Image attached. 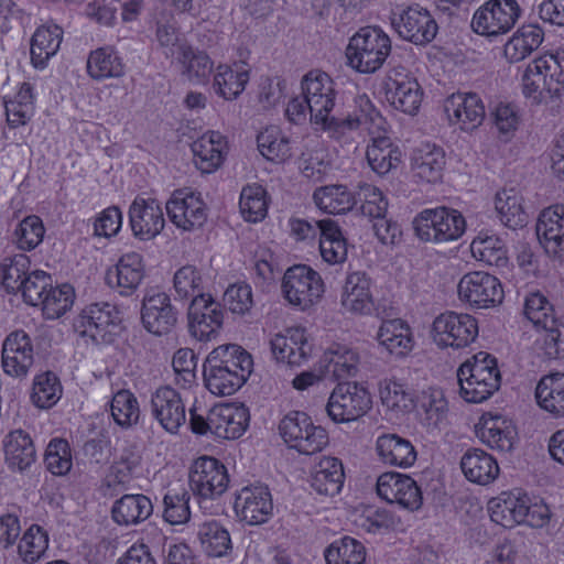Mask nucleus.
<instances>
[{
  "label": "nucleus",
  "mask_w": 564,
  "mask_h": 564,
  "mask_svg": "<svg viewBox=\"0 0 564 564\" xmlns=\"http://www.w3.org/2000/svg\"><path fill=\"white\" fill-rule=\"evenodd\" d=\"M301 90L311 106V123L333 139L339 140L357 130L373 134L382 128L383 117L366 94L355 98L352 112L332 113L336 106L337 91L334 80L325 72L313 69L305 74L301 80Z\"/></svg>",
  "instance_id": "nucleus-1"
},
{
  "label": "nucleus",
  "mask_w": 564,
  "mask_h": 564,
  "mask_svg": "<svg viewBox=\"0 0 564 564\" xmlns=\"http://www.w3.org/2000/svg\"><path fill=\"white\" fill-rule=\"evenodd\" d=\"M500 371L497 359L479 351L465 361L457 370V381L462 398L470 403H480L500 387Z\"/></svg>",
  "instance_id": "nucleus-2"
},
{
  "label": "nucleus",
  "mask_w": 564,
  "mask_h": 564,
  "mask_svg": "<svg viewBox=\"0 0 564 564\" xmlns=\"http://www.w3.org/2000/svg\"><path fill=\"white\" fill-rule=\"evenodd\" d=\"M556 55H546L530 63L522 75V93L532 104L560 99L564 90V73Z\"/></svg>",
  "instance_id": "nucleus-3"
},
{
  "label": "nucleus",
  "mask_w": 564,
  "mask_h": 564,
  "mask_svg": "<svg viewBox=\"0 0 564 564\" xmlns=\"http://www.w3.org/2000/svg\"><path fill=\"white\" fill-rule=\"evenodd\" d=\"M390 51V37L379 28L367 26L350 39L346 56L352 68L368 74L382 66Z\"/></svg>",
  "instance_id": "nucleus-4"
},
{
  "label": "nucleus",
  "mask_w": 564,
  "mask_h": 564,
  "mask_svg": "<svg viewBox=\"0 0 564 564\" xmlns=\"http://www.w3.org/2000/svg\"><path fill=\"white\" fill-rule=\"evenodd\" d=\"M121 322L118 308L108 302L85 306L74 319L75 333L95 345L113 341Z\"/></svg>",
  "instance_id": "nucleus-5"
},
{
  "label": "nucleus",
  "mask_w": 564,
  "mask_h": 564,
  "mask_svg": "<svg viewBox=\"0 0 564 564\" xmlns=\"http://www.w3.org/2000/svg\"><path fill=\"white\" fill-rule=\"evenodd\" d=\"M279 432L290 448L303 455L318 453L328 444L326 430L314 425L312 419L301 411H291L284 415Z\"/></svg>",
  "instance_id": "nucleus-6"
},
{
  "label": "nucleus",
  "mask_w": 564,
  "mask_h": 564,
  "mask_svg": "<svg viewBox=\"0 0 564 564\" xmlns=\"http://www.w3.org/2000/svg\"><path fill=\"white\" fill-rule=\"evenodd\" d=\"M281 289L290 305L305 311L322 297L324 282L318 272L308 265L297 264L285 271Z\"/></svg>",
  "instance_id": "nucleus-7"
},
{
  "label": "nucleus",
  "mask_w": 564,
  "mask_h": 564,
  "mask_svg": "<svg viewBox=\"0 0 564 564\" xmlns=\"http://www.w3.org/2000/svg\"><path fill=\"white\" fill-rule=\"evenodd\" d=\"M228 485V470L221 462L207 456L194 462L189 471V487L200 505L221 497Z\"/></svg>",
  "instance_id": "nucleus-8"
},
{
  "label": "nucleus",
  "mask_w": 564,
  "mask_h": 564,
  "mask_svg": "<svg viewBox=\"0 0 564 564\" xmlns=\"http://www.w3.org/2000/svg\"><path fill=\"white\" fill-rule=\"evenodd\" d=\"M384 98L391 107L415 115L422 104L423 90L416 78L403 66H393L383 82Z\"/></svg>",
  "instance_id": "nucleus-9"
},
{
  "label": "nucleus",
  "mask_w": 564,
  "mask_h": 564,
  "mask_svg": "<svg viewBox=\"0 0 564 564\" xmlns=\"http://www.w3.org/2000/svg\"><path fill=\"white\" fill-rule=\"evenodd\" d=\"M370 408V393L357 382L338 383L326 405L329 417L337 423L355 421L365 415Z\"/></svg>",
  "instance_id": "nucleus-10"
},
{
  "label": "nucleus",
  "mask_w": 564,
  "mask_h": 564,
  "mask_svg": "<svg viewBox=\"0 0 564 564\" xmlns=\"http://www.w3.org/2000/svg\"><path fill=\"white\" fill-rule=\"evenodd\" d=\"M520 14L516 0H488L474 13L471 28L480 35L497 36L508 33Z\"/></svg>",
  "instance_id": "nucleus-11"
},
{
  "label": "nucleus",
  "mask_w": 564,
  "mask_h": 564,
  "mask_svg": "<svg viewBox=\"0 0 564 564\" xmlns=\"http://www.w3.org/2000/svg\"><path fill=\"white\" fill-rule=\"evenodd\" d=\"M458 297L474 308L499 305L505 296L499 279L484 271L464 274L457 285Z\"/></svg>",
  "instance_id": "nucleus-12"
},
{
  "label": "nucleus",
  "mask_w": 564,
  "mask_h": 564,
  "mask_svg": "<svg viewBox=\"0 0 564 564\" xmlns=\"http://www.w3.org/2000/svg\"><path fill=\"white\" fill-rule=\"evenodd\" d=\"M433 338L440 347L464 348L478 336V324L469 314L446 312L433 322Z\"/></svg>",
  "instance_id": "nucleus-13"
},
{
  "label": "nucleus",
  "mask_w": 564,
  "mask_h": 564,
  "mask_svg": "<svg viewBox=\"0 0 564 564\" xmlns=\"http://www.w3.org/2000/svg\"><path fill=\"white\" fill-rule=\"evenodd\" d=\"M391 25L401 39L415 45L432 42L438 31V25L430 11L417 4L400 12H392Z\"/></svg>",
  "instance_id": "nucleus-14"
},
{
  "label": "nucleus",
  "mask_w": 564,
  "mask_h": 564,
  "mask_svg": "<svg viewBox=\"0 0 564 564\" xmlns=\"http://www.w3.org/2000/svg\"><path fill=\"white\" fill-rule=\"evenodd\" d=\"M177 315L167 293L158 290L145 292L141 305V322L149 333L156 336L170 333L177 323Z\"/></svg>",
  "instance_id": "nucleus-15"
},
{
  "label": "nucleus",
  "mask_w": 564,
  "mask_h": 564,
  "mask_svg": "<svg viewBox=\"0 0 564 564\" xmlns=\"http://www.w3.org/2000/svg\"><path fill=\"white\" fill-rule=\"evenodd\" d=\"M379 497L390 503H397L409 510H417L422 506V492L414 479L408 475L388 471L377 480Z\"/></svg>",
  "instance_id": "nucleus-16"
},
{
  "label": "nucleus",
  "mask_w": 564,
  "mask_h": 564,
  "mask_svg": "<svg viewBox=\"0 0 564 564\" xmlns=\"http://www.w3.org/2000/svg\"><path fill=\"white\" fill-rule=\"evenodd\" d=\"M188 328L198 340H210L221 328L224 312L210 294L198 296L188 306Z\"/></svg>",
  "instance_id": "nucleus-17"
},
{
  "label": "nucleus",
  "mask_w": 564,
  "mask_h": 564,
  "mask_svg": "<svg viewBox=\"0 0 564 564\" xmlns=\"http://www.w3.org/2000/svg\"><path fill=\"white\" fill-rule=\"evenodd\" d=\"M165 208L171 221L187 231L202 227L207 218L205 203L193 191L174 192Z\"/></svg>",
  "instance_id": "nucleus-18"
},
{
  "label": "nucleus",
  "mask_w": 564,
  "mask_h": 564,
  "mask_svg": "<svg viewBox=\"0 0 564 564\" xmlns=\"http://www.w3.org/2000/svg\"><path fill=\"white\" fill-rule=\"evenodd\" d=\"M3 371L13 378H25L34 362L33 344L22 329L10 333L1 351Z\"/></svg>",
  "instance_id": "nucleus-19"
},
{
  "label": "nucleus",
  "mask_w": 564,
  "mask_h": 564,
  "mask_svg": "<svg viewBox=\"0 0 564 564\" xmlns=\"http://www.w3.org/2000/svg\"><path fill=\"white\" fill-rule=\"evenodd\" d=\"M133 236L142 241L154 239L165 226L163 208L156 199L137 197L129 208Z\"/></svg>",
  "instance_id": "nucleus-20"
},
{
  "label": "nucleus",
  "mask_w": 564,
  "mask_h": 564,
  "mask_svg": "<svg viewBox=\"0 0 564 564\" xmlns=\"http://www.w3.org/2000/svg\"><path fill=\"white\" fill-rule=\"evenodd\" d=\"M151 413L169 433L175 434L186 422L185 404L181 394L173 388L160 387L151 395Z\"/></svg>",
  "instance_id": "nucleus-21"
},
{
  "label": "nucleus",
  "mask_w": 564,
  "mask_h": 564,
  "mask_svg": "<svg viewBox=\"0 0 564 564\" xmlns=\"http://www.w3.org/2000/svg\"><path fill=\"white\" fill-rule=\"evenodd\" d=\"M536 237L545 252L554 259L564 258V206L544 208L535 225Z\"/></svg>",
  "instance_id": "nucleus-22"
},
{
  "label": "nucleus",
  "mask_w": 564,
  "mask_h": 564,
  "mask_svg": "<svg viewBox=\"0 0 564 564\" xmlns=\"http://www.w3.org/2000/svg\"><path fill=\"white\" fill-rule=\"evenodd\" d=\"M444 111L452 124L462 130L471 131L478 128L485 119V105L475 93H456L444 104Z\"/></svg>",
  "instance_id": "nucleus-23"
},
{
  "label": "nucleus",
  "mask_w": 564,
  "mask_h": 564,
  "mask_svg": "<svg viewBox=\"0 0 564 564\" xmlns=\"http://www.w3.org/2000/svg\"><path fill=\"white\" fill-rule=\"evenodd\" d=\"M235 510L250 525L264 523L273 510L272 497L267 486L245 487L236 497Z\"/></svg>",
  "instance_id": "nucleus-24"
},
{
  "label": "nucleus",
  "mask_w": 564,
  "mask_h": 564,
  "mask_svg": "<svg viewBox=\"0 0 564 564\" xmlns=\"http://www.w3.org/2000/svg\"><path fill=\"white\" fill-rule=\"evenodd\" d=\"M270 346L274 359L291 367L302 366L312 355V345L302 328H289L283 334H276L270 340Z\"/></svg>",
  "instance_id": "nucleus-25"
},
{
  "label": "nucleus",
  "mask_w": 564,
  "mask_h": 564,
  "mask_svg": "<svg viewBox=\"0 0 564 564\" xmlns=\"http://www.w3.org/2000/svg\"><path fill=\"white\" fill-rule=\"evenodd\" d=\"M2 448L4 464L12 473L25 474L36 463L35 444L30 434L21 429L11 431L4 436Z\"/></svg>",
  "instance_id": "nucleus-26"
},
{
  "label": "nucleus",
  "mask_w": 564,
  "mask_h": 564,
  "mask_svg": "<svg viewBox=\"0 0 564 564\" xmlns=\"http://www.w3.org/2000/svg\"><path fill=\"white\" fill-rule=\"evenodd\" d=\"M249 423V413L243 405L221 404L209 411L212 433L226 440L239 438Z\"/></svg>",
  "instance_id": "nucleus-27"
},
{
  "label": "nucleus",
  "mask_w": 564,
  "mask_h": 564,
  "mask_svg": "<svg viewBox=\"0 0 564 564\" xmlns=\"http://www.w3.org/2000/svg\"><path fill=\"white\" fill-rule=\"evenodd\" d=\"M476 435L491 449L508 453L513 448L517 431L510 421L486 413L476 425Z\"/></svg>",
  "instance_id": "nucleus-28"
},
{
  "label": "nucleus",
  "mask_w": 564,
  "mask_h": 564,
  "mask_svg": "<svg viewBox=\"0 0 564 564\" xmlns=\"http://www.w3.org/2000/svg\"><path fill=\"white\" fill-rule=\"evenodd\" d=\"M340 302L344 310L351 314L366 315L371 312V279L366 272L355 271L347 274Z\"/></svg>",
  "instance_id": "nucleus-29"
},
{
  "label": "nucleus",
  "mask_w": 564,
  "mask_h": 564,
  "mask_svg": "<svg viewBox=\"0 0 564 564\" xmlns=\"http://www.w3.org/2000/svg\"><path fill=\"white\" fill-rule=\"evenodd\" d=\"M445 163L444 150L435 144H421L411 154V170L415 177L425 183L441 181Z\"/></svg>",
  "instance_id": "nucleus-30"
},
{
  "label": "nucleus",
  "mask_w": 564,
  "mask_h": 564,
  "mask_svg": "<svg viewBox=\"0 0 564 564\" xmlns=\"http://www.w3.org/2000/svg\"><path fill=\"white\" fill-rule=\"evenodd\" d=\"M144 278V264L142 256L137 252L123 254L113 270L107 273V281L116 285L120 294H132Z\"/></svg>",
  "instance_id": "nucleus-31"
},
{
  "label": "nucleus",
  "mask_w": 564,
  "mask_h": 564,
  "mask_svg": "<svg viewBox=\"0 0 564 564\" xmlns=\"http://www.w3.org/2000/svg\"><path fill=\"white\" fill-rule=\"evenodd\" d=\"M153 513V505L142 494H127L117 499L111 507V518L121 527L138 525Z\"/></svg>",
  "instance_id": "nucleus-32"
},
{
  "label": "nucleus",
  "mask_w": 564,
  "mask_h": 564,
  "mask_svg": "<svg viewBox=\"0 0 564 564\" xmlns=\"http://www.w3.org/2000/svg\"><path fill=\"white\" fill-rule=\"evenodd\" d=\"M376 452L383 464L402 468L412 466L417 455L413 444L408 438L394 433L378 436Z\"/></svg>",
  "instance_id": "nucleus-33"
},
{
  "label": "nucleus",
  "mask_w": 564,
  "mask_h": 564,
  "mask_svg": "<svg viewBox=\"0 0 564 564\" xmlns=\"http://www.w3.org/2000/svg\"><path fill=\"white\" fill-rule=\"evenodd\" d=\"M226 142L219 132L210 131L192 143L194 163L202 173L215 172L224 162Z\"/></svg>",
  "instance_id": "nucleus-34"
},
{
  "label": "nucleus",
  "mask_w": 564,
  "mask_h": 564,
  "mask_svg": "<svg viewBox=\"0 0 564 564\" xmlns=\"http://www.w3.org/2000/svg\"><path fill=\"white\" fill-rule=\"evenodd\" d=\"M528 495L520 492H502L489 501L490 518L503 528H512L523 523Z\"/></svg>",
  "instance_id": "nucleus-35"
},
{
  "label": "nucleus",
  "mask_w": 564,
  "mask_h": 564,
  "mask_svg": "<svg viewBox=\"0 0 564 564\" xmlns=\"http://www.w3.org/2000/svg\"><path fill=\"white\" fill-rule=\"evenodd\" d=\"M465 477L478 485H488L499 475V466L494 456L480 448L468 449L460 459Z\"/></svg>",
  "instance_id": "nucleus-36"
},
{
  "label": "nucleus",
  "mask_w": 564,
  "mask_h": 564,
  "mask_svg": "<svg viewBox=\"0 0 564 564\" xmlns=\"http://www.w3.org/2000/svg\"><path fill=\"white\" fill-rule=\"evenodd\" d=\"M379 345L397 357L408 355L414 345L410 326L400 318L386 319L377 333Z\"/></svg>",
  "instance_id": "nucleus-37"
},
{
  "label": "nucleus",
  "mask_w": 564,
  "mask_h": 564,
  "mask_svg": "<svg viewBox=\"0 0 564 564\" xmlns=\"http://www.w3.org/2000/svg\"><path fill=\"white\" fill-rule=\"evenodd\" d=\"M155 40L166 58L176 57L183 44H188L182 39L175 13L166 9L155 15Z\"/></svg>",
  "instance_id": "nucleus-38"
},
{
  "label": "nucleus",
  "mask_w": 564,
  "mask_h": 564,
  "mask_svg": "<svg viewBox=\"0 0 564 564\" xmlns=\"http://www.w3.org/2000/svg\"><path fill=\"white\" fill-rule=\"evenodd\" d=\"M383 123L386 121L383 120ZM384 127V124H382ZM383 128H380L372 135V144L367 149V160L370 167L379 175L389 173L392 169L397 167L401 162V152L398 147H394L390 138L380 135Z\"/></svg>",
  "instance_id": "nucleus-39"
},
{
  "label": "nucleus",
  "mask_w": 564,
  "mask_h": 564,
  "mask_svg": "<svg viewBox=\"0 0 564 564\" xmlns=\"http://www.w3.org/2000/svg\"><path fill=\"white\" fill-rule=\"evenodd\" d=\"M538 404L555 417H564V372L542 377L535 388Z\"/></svg>",
  "instance_id": "nucleus-40"
},
{
  "label": "nucleus",
  "mask_w": 564,
  "mask_h": 564,
  "mask_svg": "<svg viewBox=\"0 0 564 564\" xmlns=\"http://www.w3.org/2000/svg\"><path fill=\"white\" fill-rule=\"evenodd\" d=\"M63 31L58 25H43L36 29L31 39V62L35 68L43 69L62 43Z\"/></svg>",
  "instance_id": "nucleus-41"
},
{
  "label": "nucleus",
  "mask_w": 564,
  "mask_h": 564,
  "mask_svg": "<svg viewBox=\"0 0 564 564\" xmlns=\"http://www.w3.org/2000/svg\"><path fill=\"white\" fill-rule=\"evenodd\" d=\"M344 479L341 462L336 457H324L312 475L311 486L317 494L333 497L341 490Z\"/></svg>",
  "instance_id": "nucleus-42"
},
{
  "label": "nucleus",
  "mask_w": 564,
  "mask_h": 564,
  "mask_svg": "<svg viewBox=\"0 0 564 564\" xmlns=\"http://www.w3.org/2000/svg\"><path fill=\"white\" fill-rule=\"evenodd\" d=\"M249 80V70L241 64L218 65L214 75L213 88L226 100L236 99Z\"/></svg>",
  "instance_id": "nucleus-43"
},
{
  "label": "nucleus",
  "mask_w": 564,
  "mask_h": 564,
  "mask_svg": "<svg viewBox=\"0 0 564 564\" xmlns=\"http://www.w3.org/2000/svg\"><path fill=\"white\" fill-rule=\"evenodd\" d=\"M319 228V251L324 261L329 264L343 263L347 259V243L336 223L322 219Z\"/></svg>",
  "instance_id": "nucleus-44"
},
{
  "label": "nucleus",
  "mask_w": 564,
  "mask_h": 564,
  "mask_svg": "<svg viewBox=\"0 0 564 564\" xmlns=\"http://www.w3.org/2000/svg\"><path fill=\"white\" fill-rule=\"evenodd\" d=\"M543 39L544 32L539 25H523L505 44V56L510 63L520 62L535 51Z\"/></svg>",
  "instance_id": "nucleus-45"
},
{
  "label": "nucleus",
  "mask_w": 564,
  "mask_h": 564,
  "mask_svg": "<svg viewBox=\"0 0 564 564\" xmlns=\"http://www.w3.org/2000/svg\"><path fill=\"white\" fill-rule=\"evenodd\" d=\"M183 67V75L195 84H207L213 73L214 63L204 51L183 44L181 54L176 56Z\"/></svg>",
  "instance_id": "nucleus-46"
},
{
  "label": "nucleus",
  "mask_w": 564,
  "mask_h": 564,
  "mask_svg": "<svg viewBox=\"0 0 564 564\" xmlns=\"http://www.w3.org/2000/svg\"><path fill=\"white\" fill-rule=\"evenodd\" d=\"M87 72L96 80L117 78L124 74V65L112 47L105 46L90 52L87 59Z\"/></svg>",
  "instance_id": "nucleus-47"
},
{
  "label": "nucleus",
  "mask_w": 564,
  "mask_h": 564,
  "mask_svg": "<svg viewBox=\"0 0 564 564\" xmlns=\"http://www.w3.org/2000/svg\"><path fill=\"white\" fill-rule=\"evenodd\" d=\"M204 381L206 388L216 395H231L247 381L243 372H235L217 366V361L205 360Z\"/></svg>",
  "instance_id": "nucleus-48"
},
{
  "label": "nucleus",
  "mask_w": 564,
  "mask_h": 564,
  "mask_svg": "<svg viewBox=\"0 0 564 564\" xmlns=\"http://www.w3.org/2000/svg\"><path fill=\"white\" fill-rule=\"evenodd\" d=\"M206 360L213 364L217 361L218 367H223L231 372H243L245 380H247L252 372L253 360L251 355L238 345L229 344L218 346L207 356Z\"/></svg>",
  "instance_id": "nucleus-49"
},
{
  "label": "nucleus",
  "mask_w": 564,
  "mask_h": 564,
  "mask_svg": "<svg viewBox=\"0 0 564 564\" xmlns=\"http://www.w3.org/2000/svg\"><path fill=\"white\" fill-rule=\"evenodd\" d=\"M324 361L326 371L340 380L357 375L360 358L355 349L346 345H334L325 351Z\"/></svg>",
  "instance_id": "nucleus-50"
},
{
  "label": "nucleus",
  "mask_w": 564,
  "mask_h": 564,
  "mask_svg": "<svg viewBox=\"0 0 564 564\" xmlns=\"http://www.w3.org/2000/svg\"><path fill=\"white\" fill-rule=\"evenodd\" d=\"M313 199L316 206L327 214H344L356 205L355 193L344 185H328L315 189Z\"/></svg>",
  "instance_id": "nucleus-51"
},
{
  "label": "nucleus",
  "mask_w": 564,
  "mask_h": 564,
  "mask_svg": "<svg viewBox=\"0 0 564 564\" xmlns=\"http://www.w3.org/2000/svg\"><path fill=\"white\" fill-rule=\"evenodd\" d=\"M197 536L204 552L213 557L225 556L232 547L229 532L215 520L199 524Z\"/></svg>",
  "instance_id": "nucleus-52"
},
{
  "label": "nucleus",
  "mask_w": 564,
  "mask_h": 564,
  "mask_svg": "<svg viewBox=\"0 0 564 564\" xmlns=\"http://www.w3.org/2000/svg\"><path fill=\"white\" fill-rule=\"evenodd\" d=\"M63 394L59 378L53 371H44L33 379L31 401L39 409H51Z\"/></svg>",
  "instance_id": "nucleus-53"
},
{
  "label": "nucleus",
  "mask_w": 564,
  "mask_h": 564,
  "mask_svg": "<svg viewBox=\"0 0 564 564\" xmlns=\"http://www.w3.org/2000/svg\"><path fill=\"white\" fill-rule=\"evenodd\" d=\"M522 198L513 188L503 189L496 195V210L500 221L508 228L517 229L527 224L528 216L521 204Z\"/></svg>",
  "instance_id": "nucleus-54"
},
{
  "label": "nucleus",
  "mask_w": 564,
  "mask_h": 564,
  "mask_svg": "<svg viewBox=\"0 0 564 564\" xmlns=\"http://www.w3.org/2000/svg\"><path fill=\"white\" fill-rule=\"evenodd\" d=\"M473 256L478 260L498 268L508 263L507 249L503 241L496 237L480 232L470 243Z\"/></svg>",
  "instance_id": "nucleus-55"
},
{
  "label": "nucleus",
  "mask_w": 564,
  "mask_h": 564,
  "mask_svg": "<svg viewBox=\"0 0 564 564\" xmlns=\"http://www.w3.org/2000/svg\"><path fill=\"white\" fill-rule=\"evenodd\" d=\"M260 153L269 161L282 163L292 155V145L289 137L278 128L265 129L257 138Z\"/></svg>",
  "instance_id": "nucleus-56"
},
{
  "label": "nucleus",
  "mask_w": 564,
  "mask_h": 564,
  "mask_svg": "<svg viewBox=\"0 0 564 564\" xmlns=\"http://www.w3.org/2000/svg\"><path fill=\"white\" fill-rule=\"evenodd\" d=\"M324 555L327 564H364L366 547L358 540L344 536L334 541Z\"/></svg>",
  "instance_id": "nucleus-57"
},
{
  "label": "nucleus",
  "mask_w": 564,
  "mask_h": 564,
  "mask_svg": "<svg viewBox=\"0 0 564 564\" xmlns=\"http://www.w3.org/2000/svg\"><path fill=\"white\" fill-rule=\"evenodd\" d=\"M379 393L382 404L395 413H406L414 408L411 389L394 379L382 380Z\"/></svg>",
  "instance_id": "nucleus-58"
},
{
  "label": "nucleus",
  "mask_w": 564,
  "mask_h": 564,
  "mask_svg": "<svg viewBox=\"0 0 564 564\" xmlns=\"http://www.w3.org/2000/svg\"><path fill=\"white\" fill-rule=\"evenodd\" d=\"M189 492L181 488H170L163 497V519L171 525L185 524L191 519Z\"/></svg>",
  "instance_id": "nucleus-59"
},
{
  "label": "nucleus",
  "mask_w": 564,
  "mask_h": 564,
  "mask_svg": "<svg viewBox=\"0 0 564 564\" xmlns=\"http://www.w3.org/2000/svg\"><path fill=\"white\" fill-rule=\"evenodd\" d=\"M173 288L180 300H195L206 296L204 279L200 271L191 264L181 267L173 278Z\"/></svg>",
  "instance_id": "nucleus-60"
},
{
  "label": "nucleus",
  "mask_w": 564,
  "mask_h": 564,
  "mask_svg": "<svg viewBox=\"0 0 564 564\" xmlns=\"http://www.w3.org/2000/svg\"><path fill=\"white\" fill-rule=\"evenodd\" d=\"M110 411L113 421L124 429L137 424L141 413L138 399L126 389H121L113 394Z\"/></svg>",
  "instance_id": "nucleus-61"
},
{
  "label": "nucleus",
  "mask_w": 564,
  "mask_h": 564,
  "mask_svg": "<svg viewBox=\"0 0 564 564\" xmlns=\"http://www.w3.org/2000/svg\"><path fill=\"white\" fill-rule=\"evenodd\" d=\"M47 547V532L39 524H32L23 533L18 544V553L24 563L33 564L44 556Z\"/></svg>",
  "instance_id": "nucleus-62"
},
{
  "label": "nucleus",
  "mask_w": 564,
  "mask_h": 564,
  "mask_svg": "<svg viewBox=\"0 0 564 564\" xmlns=\"http://www.w3.org/2000/svg\"><path fill=\"white\" fill-rule=\"evenodd\" d=\"M75 292L69 284L50 286L40 305L47 319H56L69 311L74 304Z\"/></svg>",
  "instance_id": "nucleus-63"
},
{
  "label": "nucleus",
  "mask_w": 564,
  "mask_h": 564,
  "mask_svg": "<svg viewBox=\"0 0 564 564\" xmlns=\"http://www.w3.org/2000/svg\"><path fill=\"white\" fill-rule=\"evenodd\" d=\"M239 206L246 220L257 223L263 219L268 212L265 189L258 184L247 185L241 191Z\"/></svg>",
  "instance_id": "nucleus-64"
}]
</instances>
